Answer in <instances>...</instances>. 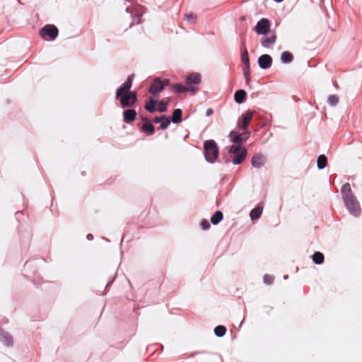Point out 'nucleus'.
I'll return each instance as SVG.
<instances>
[{"instance_id": "obj_30", "label": "nucleus", "mask_w": 362, "mask_h": 362, "mask_svg": "<svg viewBox=\"0 0 362 362\" xmlns=\"http://www.w3.org/2000/svg\"><path fill=\"white\" fill-rule=\"evenodd\" d=\"M338 102H339V98L337 95H329V97L328 98V103H329L330 105L334 106L338 103Z\"/></svg>"}, {"instance_id": "obj_23", "label": "nucleus", "mask_w": 362, "mask_h": 362, "mask_svg": "<svg viewBox=\"0 0 362 362\" xmlns=\"http://www.w3.org/2000/svg\"><path fill=\"white\" fill-rule=\"evenodd\" d=\"M262 213V209L260 207L254 208L250 214V218L252 220L258 219Z\"/></svg>"}, {"instance_id": "obj_15", "label": "nucleus", "mask_w": 362, "mask_h": 362, "mask_svg": "<svg viewBox=\"0 0 362 362\" xmlns=\"http://www.w3.org/2000/svg\"><path fill=\"white\" fill-rule=\"evenodd\" d=\"M341 191V194L343 196V199H345L347 197H351L354 196L352 193L351 185L348 182H346L342 185Z\"/></svg>"}, {"instance_id": "obj_17", "label": "nucleus", "mask_w": 362, "mask_h": 362, "mask_svg": "<svg viewBox=\"0 0 362 362\" xmlns=\"http://www.w3.org/2000/svg\"><path fill=\"white\" fill-rule=\"evenodd\" d=\"M141 129L144 133H146L148 136L153 135L155 132V128L153 125L148 122H146L145 123L143 124Z\"/></svg>"}, {"instance_id": "obj_19", "label": "nucleus", "mask_w": 362, "mask_h": 362, "mask_svg": "<svg viewBox=\"0 0 362 362\" xmlns=\"http://www.w3.org/2000/svg\"><path fill=\"white\" fill-rule=\"evenodd\" d=\"M246 98V92L243 90H238L235 93V100L237 103H242L245 101Z\"/></svg>"}, {"instance_id": "obj_21", "label": "nucleus", "mask_w": 362, "mask_h": 362, "mask_svg": "<svg viewBox=\"0 0 362 362\" xmlns=\"http://www.w3.org/2000/svg\"><path fill=\"white\" fill-rule=\"evenodd\" d=\"M293 56L291 53L284 51L281 53V60L283 63H290L293 61Z\"/></svg>"}, {"instance_id": "obj_3", "label": "nucleus", "mask_w": 362, "mask_h": 362, "mask_svg": "<svg viewBox=\"0 0 362 362\" xmlns=\"http://www.w3.org/2000/svg\"><path fill=\"white\" fill-rule=\"evenodd\" d=\"M229 153L233 155L232 162L235 165H238L243 163L247 156L246 149L238 145L231 146L229 149Z\"/></svg>"}, {"instance_id": "obj_28", "label": "nucleus", "mask_w": 362, "mask_h": 362, "mask_svg": "<svg viewBox=\"0 0 362 362\" xmlns=\"http://www.w3.org/2000/svg\"><path fill=\"white\" fill-rule=\"evenodd\" d=\"M168 105V100L165 101L164 100H162L158 103V107L156 108V110H158L160 112H163L167 110V107Z\"/></svg>"}, {"instance_id": "obj_33", "label": "nucleus", "mask_w": 362, "mask_h": 362, "mask_svg": "<svg viewBox=\"0 0 362 362\" xmlns=\"http://www.w3.org/2000/svg\"><path fill=\"white\" fill-rule=\"evenodd\" d=\"M201 226L203 230H208L210 228V224L207 220H202Z\"/></svg>"}, {"instance_id": "obj_6", "label": "nucleus", "mask_w": 362, "mask_h": 362, "mask_svg": "<svg viewBox=\"0 0 362 362\" xmlns=\"http://www.w3.org/2000/svg\"><path fill=\"white\" fill-rule=\"evenodd\" d=\"M201 82V75L198 73H192L187 76L185 83L187 87H191L189 92H196L198 90L197 86Z\"/></svg>"}, {"instance_id": "obj_14", "label": "nucleus", "mask_w": 362, "mask_h": 362, "mask_svg": "<svg viewBox=\"0 0 362 362\" xmlns=\"http://www.w3.org/2000/svg\"><path fill=\"white\" fill-rule=\"evenodd\" d=\"M156 103L157 100H155L153 98L151 97L145 104L146 110L151 113L155 112L156 111Z\"/></svg>"}, {"instance_id": "obj_25", "label": "nucleus", "mask_w": 362, "mask_h": 362, "mask_svg": "<svg viewBox=\"0 0 362 362\" xmlns=\"http://www.w3.org/2000/svg\"><path fill=\"white\" fill-rule=\"evenodd\" d=\"M312 259L314 263H315L316 264H320L324 262V255L322 253L320 252H315L313 255Z\"/></svg>"}, {"instance_id": "obj_38", "label": "nucleus", "mask_w": 362, "mask_h": 362, "mask_svg": "<svg viewBox=\"0 0 362 362\" xmlns=\"http://www.w3.org/2000/svg\"><path fill=\"white\" fill-rule=\"evenodd\" d=\"M87 238H88V240H92V239H93V235H92L91 234H88V235H87Z\"/></svg>"}, {"instance_id": "obj_26", "label": "nucleus", "mask_w": 362, "mask_h": 362, "mask_svg": "<svg viewBox=\"0 0 362 362\" xmlns=\"http://www.w3.org/2000/svg\"><path fill=\"white\" fill-rule=\"evenodd\" d=\"M327 163V158L325 155H320L317 158V165L319 169H323L326 167Z\"/></svg>"}, {"instance_id": "obj_16", "label": "nucleus", "mask_w": 362, "mask_h": 362, "mask_svg": "<svg viewBox=\"0 0 362 362\" xmlns=\"http://www.w3.org/2000/svg\"><path fill=\"white\" fill-rule=\"evenodd\" d=\"M276 37L274 34L262 40L261 44L264 47H271L276 42Z\"/></svg>"}, {"instance_id": "obj_31", "label": "nucleus", "mask_w": 362, "mask_h": 362, "mask_svg": "<svg viewBox=\"0 0 362 362\" xmlns=\"http://www.w3.org/2000/svg\"><path fill=\"white\" fill-rule=\"evenodd\" d=\"M274 276L269 274H265L264 276V282L268 285L272 284L274 281Z\"/></svg>"}, {"instance_id": "obj_27", "label": "nucleus", "mask_w": 362, "mask_h": 362, "mask_svg": "<svg viewBox=\"0 0 362 362\" xmlns=\"http://www.w3.org/2000/svg\"><path fill=\"white\" fill-rule=\"evenodd\" d=\"M226 332V328L223 325H218L215 327L214 333L217 337H223Z\"/></svg>"}, {"instance_id": "obj_32", "label": "nucleus", "mask_w": 362, "mask_h": 362, "mask_svg": "<svg viewBox=\"0 0 362 362\" xmlns=\"http://www.w3.org/2000/svg\"><path fill=\"white\" fill-rule=\"evenodd\" d=\"M243 74L245 77L247 82L249 81V76H250V65L245 64V67L243 69Z\"/></svg>"}, {"instance_id": "obj_18", "label": "nucleus", "mask_w": 362, "mask_h": 362, "mask_svg": "<svg viewBox=\"0 0 362 362\" xmlns=\"http://www.w3.org/2000/svg\"><path fill=\"white\" fill-rule=\"evenodd\" d=\"M171 88L177 93L189 92V89H192L191 87H187L186 86H183L181 83H175L171 85Z\"/></svg>"}, {"instance_id": "obj_1", "label": "nucleus", "mask_w": 362, "mask_h": 362, "mask_svg": "<svg viewBox=\"0 0 362 362\" xmlns=\"http://www.w3.org/2000/svg\"><path fill=\"white\" fill-rule=\"evenodd\" d=\"M132 81L133 75L129 76L127 81L117 90L116 99L119 100L123 108L133 107L137 101L136 92L130 91Z\"/></svg>"}, {"instance_id": "obj_2", "label": "nucleus", "mask_w": 362, "mask_h": 362, "mask_svg": "<svg viewBox=\"0 0 362 362\" xmlns=\"http://www.w3.org/2000/svg\"><path fill=\"white\" fill-rule=\"evenodd\" d=\"M204 156L209 163H214L218 157V148L214 140H207L204 144Z\"/></svg>"}, {"instance_id": "obj_5", "label": "nucleus", "mask_w": 362, "mask_h": 362, "mask_svg": "<svg viewBox=\"0 0 362 362\" xmlns=\"http://www.w3.org/2000/svg\"><path fill=\"white\" fill-rule=\"evenodd\" d=\"M41 37L45 40H54L58 35V29L53 25H47L40 30Z\"/></svg>"}, {"instance_id": "obj_35", "label": "nucleus", "mask_w": 362, "mask_h": 362, "mask_svg": "<svg viewBox=\"0 0 362 362\" xmlns=\"http://www.w3.org/2000/svg\"><path fill=\"white\" fill-rule=\"evenodd\" d=\"M165 117V115H162L160 117H156L154 119H153V122L155 123H159L160 122H161L163 120V118H164Z\"/></svg>"}, {"instance_id": "obj_8", "label": "nucleus", "mask_w": 362, "mask_h": 362, "mask_svg": "<svg viewBox=\"0 0 362 362\" xmlns=\"http://www.w3.org/2000/svg\"><path fill=\"white\" fill-rule=\"evenodd\" d=\"M269 27V21L267 18H262L257 22L256 26L255 27V30L259 35H264L268 32Z\"/></svg>"}, {"instance_id": "obj_36", "label": "nucleus", "mask_w": 362, "mask_h": 362, "mask_svg": "<svg viewBox=\"0 0 362 362\" xmlns=\"http://www.w3.org/2000/svg\"><path fill=\"white\" fill-rule=\"evenodd\" d=\"M186 17L187 18V20H191V19H193L195 18V16L194 15V13H188L186 15Z\"/></svg>"}, {"instance_id": "obj_29", "label": "nucleus", "mask_w": 362, "mask_h": 362, "mask_svg": "<svg viewBox=\"0 0 362 362\" xmlns=\"http://www.w3.org/2000/svg\"><path fill=\"white\" fill-rule=\"evenodd\" d=\"M159 123L160 124V128L161 129H165L169 126L170 121L169 118L165 116L164 118H163V120L161 122H160Z\"/></svg>"}, {"instance_id": "obj_7", "label": "nucleus", "mask_w": 362, "mask_h": 362, "mask_svg": "<svg viewBox=\"0 0 362 362\" xmlns=\"http://www.w3.org/2000/svg\"><path fill=\"white\" fill-rule=\"evenodd\" d=\"M169 83V80L165 79L162 81L160 78H156L152 82L148 92L154 95L160 93Z\"/></svg>"}, {"instance_id": "obj_12", "label": "nucleus", "mask_w": 362, "mask_h": 362, "mask_svg": "<svg viewBox=\"0 0 362 362\" xmlns=\"http://www.w3.org/2000/svg\"><path fill=\"white\" fill-rule=\"evenodd\" d=\"M265 161V157L262 154L257 153L252 158L251 163L254 168H259L264 165Z\"/></svg>"}, {"instance_id": "obj_24", "label": "nucleus", "mask_w": 362, "mask_h": 362, "mask_svg": "<svg viewBox=\"0 0 362 362\" xmlns=\"http://www.w3.org/2000/svg\"><path fill=\"white\" fill-rule=\"evenodd\" d=\"M223 213L221 211H217L211 216V221L214 225H216L223 219Z\"/></svg>"}, {"instance_id": "obj_34", "label": "nucleus", "mask_w": 362, "mask_h": 362, "mask_svg": "<svg viewBox=\"0 0 362 362\" xmlns=\"http://www.w3.org/2000/svg\"><path fill=\"white\" fill-rule=\"evenodd\" d=\"M242 59L245 64H249V58L247 56V50H245L243 54L242 55Z\"/></svg>"}, {"instance_id": "obj_20", "label": "nucleus", "mask_w": 362, "mask_h": 362, "mask_svg": "<svg viewBox=\"0 0 362 362\" xmlns=\"http://www.w3.org/2000/svg\"><path fill=\"white\" fill-rule=\"evenodd\" d=\"M1 339L7 346H11L13 345V338L8 333H2L1 334Z\"/></svg>"}, {"instance_id": "obj_37", "label": "nucleus", "mask_w": 362, "mask_h": 362, "mask_svg": "<svg viewBox=\"0 0 362 362\" xmlns=\"http://www.w3.org/2000/svg\"><path fill=\"white\" fill-rule=\"evenodd\" d=\"M211 113H212V110H211V109H209V110H207V112H206V115H207V116L211 115Z\"/></svg>"}, {"instance_id": "obj_11", "label": "nucleus", "mask_w": 362, "mask_h": 362, "mask_svg": "<svg viewBox=\"0 0 362 362\" xmlns=\"http://www.w3.org/2000/svg\"><path fill=\"white\" fill-rule=\"evenodd\" d=\"M258 64L262 69H267L272 66V59L268 54H263L259 57Z\"/></svg>"}, {"instance_id": "obj_10", "label": "nucleus", "mask_w": 362, "mask_h": 362, "mask_svg": "<svg viewBox=\"0 0 362 362\" xmlns=\"http://www.w3.org/2000/svg\"><path fill=\"white\" fill-rule=\"evenodd\" d=\"M252 116L253 112L252 111H247L244 115H243V120L238 124L239 128L243 130H246L251 121Z\"/></svg>"}, {"instance_id": "obj_9", "label": "nucleus", "mask_w": 362, "mask_h": 362, "mask_svg": "<svg viewBox=\"0 0 362 362\" xmlns=\"http://www.w3.org/2000/svg\"><path fill=\"white\" fill-rule=\"evenodd\" d=\"M229 137L231 138V141L235 144V145L240 146V144L248 139L249 133L245 132L243 134H236L234 131H231L229 134Z\"/></svg>"}, {"instance_id": "obj_4", "label": "nucleus", "mask_w": 362, "mask_h": 362, "mask_svg": "<svg viewBox=\"0 0 362 362\" xmlns=\"http://www.w3.org/2000/svg\"><path fill=\"white\" fill-rule=\"evenodd\" d=\"M349 211L354 216H358L361 214V207L356 198L353 196L344 199Z\"/></svg>"}, {"instance_id": "obj_13", "label": "nucleus", "mask_w": 362, "mask_h": 362, "mask_svg": "<svg viewBox=\"0 0 362 362\" xmlns=\"http://www.w3.org/2000/svg\"><path fill=\"white\" fill-rule=\"evenodd\" d=\"M136 117V112L134 109L124 110L123 112V119L126 123H131L134 121Z\"/></svg>"}, {"instance_id": "obj_22", "label": "nucleus", "mask_w": 362, "mask_h": 362, "mask_svg": "<svg viewBox=\"0 0 362 362\" xmlns=\"http://www.w3.org/2000/svg\"><path fill=\"white\" fill-rule=\"evenodd\" d=\"M172 121L174 123H179L182 121V110L180 109H175L173 111Z\"/></svg>"}]
</instances>
